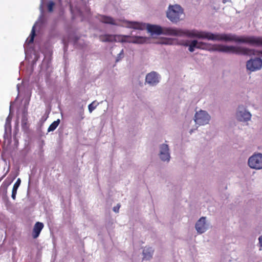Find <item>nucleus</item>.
I'll return each instance as SVG.
<instances>
[{"label":"nucleus","mask_w":262,"mask_h":262,"mask_svg":"<svg viewBox=\"0 0 262 262\" xmlns=\"http://www.w3.org/2000/svg\"><path fill=\"white\" fill-rule=\"evenodd\" d=\"M183 45L185 46H189L188 50L191 52H193L195 48L203 49L206 46L204 43L202 42H198L195 40H192L190 44H188L187 42H185Z\"/></svg>","instance_id":"nucleus-12"},{"label":"nucleus","mask_w":262,"mask_h":262,"mask_svg":"<svg viewBox=\"0 0 262 262\" xmlns=\"http://www.w3.org/2000/svg\"><path fill=\"white\" fill-rule=\"evenodd\" d=\"M153 250L151 248H145L143 251V259L149 260L152 257L153 254Z\"/></svg>","instance_id":"nucleus-18"},{"label":"nucleus","mask_w":262,"mask_h":262,"mask_svg":"<svg viewBox=\"0 0 262 262\" xmlns=\"http://www.w3.org/2000/svg\"><path fill=\"white\" fill-rule=\"evenodd\" d=\"M214 51L247 56L255 55L258 53V51L254 49L241 46H226L222 45H214Z\"/></svg>","instance_id":"nucleus-3"},{"label":"nucleus","mask_w":262,"mask_h":262,"mask_svg":"<svg viewBox=\"0 0 262 262\" xmlns=\"http://www.w3.org/2000/svg\"><path fill=\"white\" fill-rule=\"evenodd\" d=\"M55 5L53 1H50L48 4V10L49 12H51L53 10V7Z\"/></svg>","instance_id":"nucleus-23"},{"label":"nucleus","mask_w":262,"mask_h":262,"mask_svg":"<svg viewBox=\"0 0 262 262\" xmlns=\"http://www.w3.org/2000/svg\"><path fill=\"white\" fill-rule=\"evenodd\" d=\"M160 158L162 161H168L170 159L169 148L167 144H163L160 147Z\"/></svg>","instance_id":"nucleus-13"},{"label":"nucleus","mask_w":262,"mask_h":262,"mask_svg":"<svg viewBox=\"0 0 262 262\" xmlns=\"http://www.w3.org/2000/svg\"><path fill=\"white\" fill-rule=\"evenodd\" d=\"M96 107V105H95V102H93L88 106V108L90 113H92Z\"/></svg>","instance_id":"nucleus-24"},{"label":"nucleus","mask_w":262,"mask_h":262,"mask_svg":"<svg viewBox=\"0 0 262 262\" xmlns=\"http://www.w3.org/2000/svg\"><path fill=\"white\" fill-rule=\"evenodd\" d=\"M248 165L252 169H262V154L254 153L250 156L248 160Z\"/></svg>","instance_id":"nucleus-5"},{"label":"nucleus","mask_w":262,"mask_h":262,"mask_svg":"<svg viewBox=\"0 0 262 262\" xmlns=\"http://www.w3.org/2000/svg\"><path fill=\"white\" fill-rule=\"evenodd\" d=\"M146 82L151 85H156L159 80L158 74L155 72L148 73L146 76Z\"/></svg>","instance_id":"nucleus-14"},{"label":"nucleus","mask_w":262,"mask_h":262,"mask_svg":"<svg viewBox=\"0 0 262 262\" xmlns=\"http://www.w3.org/2000/svg\"><path fill=\"white\" fill-rule=\"evenodd\" d=\"M35 35V29H34V26L32 29L30 38L28 39V43H31L33 42Z\"/></svg>","instance_id":"nucleus-22"},{"label":"nucleus","mask_w":262,"mask_h":262,"mask_svg":"<svg viewBox=\"0 0 262 262\" xmlns=\"http://www.w3.org/2000/svg\"><path fill=\"white\" fill-rule=\"evenodd\" d=\"M21 123L23 128H28L29 125L28 121V115L27 112H26L25 111H24L23 113Z\"/></svg>","instance_id":"nucleus-19"},{"label":"nucleus","mask_w":262,"mask_h":262,"mask_svg":"<svg viewBox=\"0 0 262 262\" xmlns=\"http://www.w3.org/2000/svg\"><path fill=\"white\" fill-rule=\"evenodd\" d=\"M123 55H124V53H123V50L122 49L120 52L118 54V56H117V59H116V62H118L119 61L121 58H123Z\"/></svg>","instance_id":"nucleus-26"},{"label":"nucleus","mask_w":262,"mask_h":262,"mask_svg":"<svg viewBox=\"0 0 262 262\" xmlns=\"http://www.w3.org/2000/svg\"><path fill=\"white\" fill-rule=\"evenodd\" d=\"M163 43L168 44V42H163Z\"/></svg>","instance_id":"nucleus-31"},{"label":"nucleus","mask_w":262,"mask_h":262,"mask_svg":"<svg viewBox=\"0 0 262 262\" xmlns=\"http://www.w3.org/2000/svg\"><path fill=\"white\" fill-rule=\"evenodd\" d=\"M21 183V180L20 178L17 179L16 182L13 185L12 191V198L13 200H15L16 198V195L17 193V190L18 188L19 187Z\"/></svg>","instance_id":"nucleus-20"},{"label":"nucleus","mask_w":262,"mask_h":262,"mask_svg":"<svg viewBox=\"0 0 262 262\" xmlns=\"http://www.w3.org/2000/svg\"><path fill=\"white\" fill-rule=\"evenodd\" d=\"M251 114L243 106H239L236 110L235 117L239 122H246L250 121L251 119Z\"/></svg>","instance_id":"nucleus-6"},{"label":"nucleus","mask_w":262,"mask_h":262,"mask_svg":"<svg viewBox=\"0 0 262 262\" xmlns=\"http://www.w3.org/2000/svg\"><path fill=\"white\" fill-rule=\"evenodd\" d=\"M214 40L225 42L234 41L253 46H262V37L255 36H237L232 33L214 34Z\"/></svg>","instance_id":"nucleus-2"},{"label":"nucleus","mask_w":262,"mask_h":262,"mask_svg":"<svg viewBox=\"0 0 262 262\" xmlns=\"http://www.w3.org/2000/svg\"><path fill=\"white\" fill-rule=\"evenodd\" d=\"M43 227L44 225L41 222H37L35 224L32 233V235L33 238L35 239L39 236L41 230L43 228Z\"/></svg>","instance_id":"nucleus-15"},{"label":"nucleus","mask_w":262,"mask_h":262,"mask_svg":"<svg viewBox=\"0 0 262 262\" xmlns=\"http://www.w3.org/2000/svg\"><path fill=\"white\" fill-rule=\"evenodd\" d=\"M167 18L173 23H177L184 16L183 10L178 5H170L166 14Z\"/></svg>","instance_id":"nucleus-4"},{"label":"nucleus","mask_w":262,"mask_h":262,"mask_svg":"<svg viewBox=\"0 0 262 262\" xmlns=\"http://www.w3.org/2000/svg\"><path fill=\"white\" fill-rule=\"evenodd\" d=\"M210 116L208 114L204 111H200L196 112L194 116V121L196 124L199 125H204L209 122Z\"/></svg>","instance_id":"nucleus-8"},{"label":"nucleus","mask_w":262,"mask_h":262,"mask_svg":"<svg viewBox=\"0 0 262 262\" xmlns=\"http://www.w3.org/2000/svg\"><path fill=\"white\" fill-rule=\"evenodd\" d=\"M195 229L198 233H204L207 229V225L206 223V217H202L195 224Z\"/></svg>","instance_id":"nucleus-11"},{"label":"nucleus","mask_w":262,"mask_h":262,"mask_svg":"<svg viewBox=\"0 0 262 262\" xmlns=\"http://www.w3.org/2000/svg\"><path fill=\"white\" fill-rule=\"evenodd\" d=\"M5 176H6V174H4L3 177H2L1 178V179H0V181H1V180H2V179H3L5 177Z\"/></svg>","instance_id":"nucleus-30"},{"label":"nucleus","mask_w":262,"mask_h":262,"mask_svg":"<svg viewBox=\"0 0 262 262\" xmlns=\"http://www.w3.org/2000/svg\"><path fill=\"white\" fill-rule=\"evenodd\" d=\"M117 35L111 34L102 35L99 36V39L102 42H113L116 41Z\"/></svg>","instance_id":"nucleus-17"},{"label":"nucleus","mask_w":262,"mask_h":262,"mask_svg":"<svg viewBox=\"0 0 262 262\" xmlns=\"http://www.w3.org/2000/svg\"><path fill=\"white\" fill-rule=\"evenodd\" d=\"M120 207V205L119 204H118L117 206L114 207L113 211L115 212H118Z\"/></svg>","instance_id":"nucleus-27"},{"label":"nucleus","mask_w":262,"mask_h":262,"mask_svg":"<svg viewBox=\"0 0 262 262\" xmlns=\"http://www.w3.org/2000/svg\"><path fill=\"white\" fill-rule=\"evenodd\" d=\"M123 22L125 24V27L127 28L141 30L144 29L145 28V24L137 21L123 20Z\"/></svg>","instance_id":"nucleus-10"},{"label":"nucleus","mask_w":262,"mask_h":262,"mask_svg":"<svg viewBox=\"0 0 262 262\" xmlns=\"http://www.w3.org/2000/svg\"><path fill=\"white\" fill-rule=\"evenodd\" d=\"M11 182H10L9 183H6V181L4 182L1 186V188H3L5 191V192H7V189L8 187V186L10 184Z\"/></svg>","instance_id":"nucleus-25"},{"label":"nucleus","mask_w":262,"mask_h":262,"mask_svg":"<svg viewBox=\"0 0 262 262\" xmlns=\"http://www.w3.org/2000/svg\"><path fill=\"white\" fill-rule=\"evenodd\" d=\"M147 30L151 34L157 35L164 34L174 36H187L190 37L206 38L213 40V33H209L196 30H187L172 28H162L159 26L148 25Z\"/></svg>","instance_id":"nucleus-1"},{"label":"nucleus","mask_w":262,"mask_h":262,"mask_svg":"<svg viewBox=\"0 0 262 262\" xmlns=\"http://www.w3.org/2000/svg\"><path fill=\"white\" fill-rule=\"evenodd\" d=\"M118 38L121 37V42H128L134 43H143L146 41V38L140 36L131 37L127 35L118 36Z\"/></svg>","instance_id":"nucleus-9"},{"label":"nucleus","mask_w":262,"mask_h":262,"mask_svg":"<svg viewBox=\"0 0 262 262\" xmlns=\"http://www.w3.org/2000/svg\"><path fill=\"white\" fill-rule=\"evenodd\" d=\"M230 1H231V0H223V3L225 4L228 2H230Z\"/></svg>","instance_id":"nucleus-29"},{"label":"nucleus","mask_w":262,"mask_h":262,"mask_svg":"<svg viewBox=\"0 0 262 262\" xmlns=\"http://www.w3.org/2000/svg\"><path fill=\"white\" fill-rule=\"evenodd\" d=\"M258 239L259 246L262 248V235L258 237Z\"/></svg>","instance_id":"nucleus-28"},{"label":"nucleus","mask_w":262,"mask_h":262,"mask_svg":"<svg viewBox=\"0 0 262 262\" xmlns=\"http://www.w3.org/2000/svg\"><path fill=\"white\" fill-rule=\"evenodd\" d=\"M99 19L101 22L104 24H111L116 26L118 25V24L116 23L115 20L114 19V18L110 16H107L105 15H100L99 16Z\"/></svg>","instance_id":"nucleus-16"},{"label":"nucleus","mask_w":262,"mask_h":262,"mask_svg":"<svg viewBox=\"0 0 262 262\" xmlns=\"http://www.w3.org/2000/svg\"><path fill=\"white\" fill-rule=\"evenodd\" d=\"M58 1H59V2H61V0H58Z\"/></svg>","instance_id":"nucleus-32"},{"label":"nucleus","mask_w":262,"mask_h":262,"mask_svg":"<svg viewBox=\"0 0 262 262\" xmlns=\"http://www.w3.org/2000/svg\"><path fill=\"white\" fill-rule=\"evenodd\" d=\"M246 68L251 72L260 70L262 68V60L260 58H251L246 62Z\"/></svg>","instance_id":"nucleus-7"},{"label":"nucleus","mask_w":262,"mask_h":262,"mask_svg":"<svg viewBox=\"0 0 262 262\" xmlns=\"http://www.w3.org/2000/svg\"><path fill=\"white\" fill-rule=\"evenodd\" d=\"M60 123V120L57 119L56 121H54L50 124L48 129V132H50L54 130L58 126Z\"/></svg>","instance_id":"nucleus-21"}]
</instances>
